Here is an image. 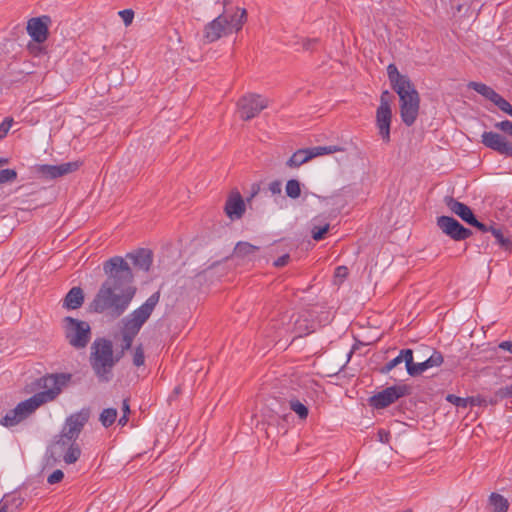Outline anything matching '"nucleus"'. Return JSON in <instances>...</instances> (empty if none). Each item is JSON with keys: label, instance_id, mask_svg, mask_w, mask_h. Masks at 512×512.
<instances>
[{"label": "nucleus", "instance_id": "obj_31", "mask_svg": "<svg viewBox=\"0 0 512 512\" xmlns=\"http://www.w3.org/2000/svg\"><path fill=\"white\" fill-rule=\"evenodd\" d=\"M286 195L292 199H296L301 195L300 183L296 179H290L285 187Z\"/></svg>", "mask_w": 512, "mask_h": 512}, {"label": "nucleus", "instance_id": "obj_1", "mask_svg": "<svg viewBox=\"0 0 512 512\" xmlns=\"http://www.w3.org/2000/svg\"><path fill=\"white\" fill-rule=\"evenodd\" d=\"M70 373H52L38 379L42 391L17 404L1 419V425L13 427L32 415L42 405L54 401L71 381Z\"/></svg>", "mask_w": 512, "mask_h": 512}, {"label": "nucleus", "instance_id": "obj_15", "mask_svg": "<svg viewBox=\"0 0 512 512\" xmlns=\"http://www.w3.org/2000/svg\"><path fill=\"white\" fill-rule=\"evenodd\" d=\"M50 21L48 16L32 18L28 21L27 32L34 41L42 43L47 39Z\"/></svg>", "mask_w": 512, "mask_h": 512}, {"label": "nucleus", "instance_id": "obj_4", "mask_svg": "<svg viewBox=\"0 0 512 512\" xmlns=\"http://www.w3.org/2000/svg\"><path fill=\"white\" fill-rule=\"evenodd\" d=\"M160 293H153L139 308L132 311L122 319V351L121 356L132 346L133 339L139 333L142 326L151 316L153 310L158 304Z\"/></svg>", "mask_w": 512, "mask_h": 512}, {"label": "nucleus", "instance_id": "obj_55", "mask_svg": "<svg viewBox=\"0 0 512 512\" xmlns=\"http://www.w3.org/2000/svg\"><path fill=\"white\" fill-rule=\"evenodd\" d=\"M0 512H9V503L6 501H0Z\"/></svg>", "mask_w": 512, "mask_h": 512}, {"label": "nucleus", "instance_id": "obj_25", "mask_svg": "<svg viewBox=\"0 0 512 512\" xmlns=\"http://www.w3.org/2000/svg\"><path fill=\"white\" fill-rule=\"evenodd\" d=\"M240 13H235L231 17L227 16V30L229 33L239 31L247 19V11L245 9L239 10Z\"/></svg>", "mask_w": 512, "mask_h": 512}, {"label": "nucleus", "instance_id": "obj_42", "mask_svg": "<svg viewBox=\"0 0 512 512\" xmlns=\"http://www.w3.org/2000/svg\"><path fill=\"white\" fill-rule=\"evenodd\" d=\"M494 126H495V128L501 130L502 132H504L512 137V121L504 120V121L495 123Z\"/></svg>", "mask_w": 512, "mask_h": 512}, {"label": "nucleus", "instance_id": "obj_13", "mask_svg": "<svg viewBox=\"0 0 512 512\" xmlns=\"http://www.w3.org/2000/svg\"><path fill=\"white\" fill-rule=\"evenodd\" d=\"M89 416L90 412L88 409H82L81 411L70 415L66 419L62 431L69 435L70 439H78L83 427L89 419Z\"/></svg>", "mask_w": 512, "mask_h": 512}, {"label": "nucleus", "instance_id": "obj_8", "mask_svg": "<svg viewBox=\"0 0 512 512\" xmlns=\"http://www.w3.org/2000/svg\"><path fill=\"white\" fill-rule=\"evenodd\" d=\"M65 339L75 349H83L91 338V328L86 321L67 316L63 319Z\"/></svg>", "mask_w": 512, "mask_h": 512}, {"label": "nucleus", "instance_id": "obj_5", "mask_svg": "<svg viewBox=\"0 0 512 512\" xmlns=\"http://www.w3.org/2000/svg\"><path fill=\"white\" fill-rule=\"evenodd\" d=\"M120 358L121 355L114 356L110 340L99 338L93 342L89 362L100 382H109L112 379V370Z\"/></svg>", "mask_w": 512, "mask_h": 512}, {"label": "nucleus", "instance_id": "obj_29", "mask_svg": "<svg viewBox=\"0 0 512 512\" xmlns=\"http://www.w3.org/2000/svg\"><path fill=\"white\" fill-rule=\"evenodd\" d=\"M117 418V410L115 408L104 409L99 417V421L104 427L111 426Z\"/></svg>", "mask_w": 512, "mask_h": 512}, {"label": "nucleus", "instance_id": "obj_21", "mask_svg": "<svg viewBox=\"0 0 512 512\" xmlns=\"http://www.w3.org/2000/svg\"><path fill=\"white\" fill-rule=\"evenodd\" d=\"M84 302V293L80 287H73L69 290L63 300V307L66 309H78Z\"/></svg>", "mask_w": 512, "mask_h": 512}, {"label": "nucleus", "instance_id": "obj_14", "mask_svg": "<svg viewBox=\"0 0 512 512\" xmlns=\"http://www.w3.org/2000/svg\"><path fill=\"white\" fill-rule=\"evenodd\" d=\"M227 27V16L220 14L205 26L203 35L204 40L207 43L217 41L222 36L229 34Z\"/></svg>", "mask_w": 512, "mask_h": 512}, {"label": "nucleus", "instance_id": "obj_7", "mask_svg": "<svg viewBox=\"0 0 512 512\" xmlns=\"http://www.w3.org/2000/svg\"><path fill=\"white\" fill-rule=\"evenodd\" d=\"M76 440L70 439L69 435L62 431L47 452V464L55 463L60 457L63 458L66 464L75 463L81 455V449Z\"/></svg>", "mask_w": 512, "mask_h": 512}, {"label": "nucleus", "instance_id": "obj_46", "mask_svg": "<svg viewBox=\"0 0 512 512\" xmlns=\"http://www.w3.org/2000/svg\"><path fill=\"white\" fill-rule=\"evenodd\" d=\"M13 123L12 118H5L3 122L0 124V139L6 137Z\"/></svg>", "mask_w": 512, "mask_h": 512}, {"label": "nucleus", "instance_id": "obj_17", "mask_svg": "<svg viewBox=\"0 0 512 512\" xmlns=\"http://www.w3.org/2000/svg\"><path fill=\"white\" fill-rule=\"evenodd\" d=\"M392 121V110L377 108L376 111V127L381 139L385 143H389L390 138V127Z\"/></svg>", "mask_w": 512, "mask_h": 512}, {"label": "nucleus", "instance_id": "obj_38", "mask_svg": "<svg viewBox=\"0 0 512 512\" xmlns=\"http://www.w3.org/2000/svg\"><path fill=\"white\" fill-rule=\"evenodd\" d=\"M17 177V172L14 169L0 170V184L11 182Z\"/></svg>", "mask_w": 512, "mask_h": 512}, {"label": "nucleus", "instance_id": "obj_3", "mask_svg": "<svg viewBox=\"0 0 512 512\" xmlns=\"http://www.w3.org/2000/svg\"><path fill=\"white\" fill-rule=\"evenodd\" d=\"M135 293V287L116 288L108 284H101L89 305L90 310L96 313H105L112 318H118L128 309Z\"/></svg>", "mask_w": 512, "mask_h": 512}, {"label": "nucleus", "instance_id": "obj_37", "mask_svg": "<svg viewBox=\"0 0 512 512\" xmlns=\"http://www.w3.org/2000/svg\"><path fill=\"white\" fill-rule=\"evenodd\" d=\"M443 361V355L438 351H434L432 355L428 359H426L427 366L429 369L433 367H439L443 363Z\"/></svg>", "mask_w": 512, "mask_h": 512}, {"label": "nucleus", "instance_id": "obj_34", "mask_svg": "<svg viewBox=\"0 0 512 512\" xmlns=\"http://www.w3.org/2000/svg\"><path fill=\"white\" fill-rule=\"evenodd\" d=\"M491 234L494 236V238L496 239L497 243L501 246V247H504L505 249H508L512 243L510 241L509 238H506L504 235H503V232L500 228L496 227L494 225L492 231H491Z\"/></svg>", "mask_w": 512, "mask_h": 512}, {"label": "nucleus", "instance_id": "obj_27", "mask_svg": "<svg viewBox=\"0 0 512 512\" xmlns=\"http://www.w3.org/2000/svg\"><path fill=\"white\" fill-rule=\"evenodd\" d=\"M406 352H411V349H402L397 357L387 362L383 367L380 368V372L382 374H388L391 370L397 367L402 362H405V366L407 367V359L408 356Z\"/></svg>", "mask_w": 512, "mask_h": 512}, {"label": "nucleus", "instance_id": "obj_54", "mask_svg": "<svg viewBox=\"0 0 512 512\" xmlns=\"http://www.w3.org/2000/svg\"><path fill=\"white\" fill-rule=\"evenodd\" d=\"M378 434H379L380 441H382V442H387L388 441V437H389V433L388 432L381 430V431H379Z\"/></svg>", "mask_w": 512, "mask_h": 512}, {"label": "nucleus", "instance_id": "obj_32", "mask_svg": "<svg viewBox=\"0 0 512 512\" xmlns=\"http://www.w3.org/2000/svg\"><path fill=\"white\" fill-rule=\"evenodd\" d=\"M312 331L313 330L310 329L309 326L307 325L306 320H301L300 316H298L295 319L294 327H293V332L295 333V336H294L295 338L302 337L303 335L309 334Z\"/></svg>", "mask_w": 512, "mask_h": 512}, {"label": "nucleus", "instance_id": "obj_2", "mask_svg": "<svg viewBox=\"0 0 512 512\" xmlns=\"http://www.w3.org/2000/svg\"><path fill=\"white\" fill-rule=\"evenodd\" d=\"M387 75L393 90L399 96L401 119L405 125L412 126L419 114V93L408 76L399 73L395 64L388 65Z\"/></svg>", "mask_w": 512, "mask_h": 512}, {"label": "nucleus", "instance_id": "obj_11", "mask_svg": "<svg viewBox=\"0 0 512 512\" xmlns=\"http://www.w3.org/2000/svg\"><path fill=\"white\" fill-rule=\"evenodd\" d=\"M436 223L445 235L455 241L465 240L472 235V231L470 229L465 228L453 217L439 216L437 217Z\"/></svg>", "mask_w": 512, "mask_h": 512}, {"label": "nucleus", "instance_id": "obj_19", "mask_svg": "<svg viewBox=\"0 0 512 512\" xmlns=\"http://www.w3.org/2000/svg\"><path fill=\"white\" fill-rule=\"evenodd\" d=\"M126 258L132 262L135 269L148 272L152 265V252L147 249H139L136 252L128 253Z\"/></svg>", "mask_w": 512, "mask_h": 512}, {"label": "nucleus", "instance_id": "obj_39", "mask_svg": "<svg viewBox=\"0 0 512 512\" xmlns=\"http://www.w3.org/2000/svg\"><path fill=\"white\" fill-rule=\"evenodd\" d=\"M329 230V224H325L322 227L314 226L311 230L312 238L316 241H320L324 238L325 234Z\"/></svg>", "mask_w": 512, "mask_h": 512}, {"label": "nucleus", "instance_id": "obj_45", "mask_svg": "<svg viewBox=\"0 0 512 512\" xmlns=\"http://www.w3.org/2000/svg\"><path fill=\"white\" fill-rule=\"evenodd\" d=\"M64 478V473L62 470L57 469L53 471L47 478V482L51 485L59 483Z\"/></svg>", "mask_w": 512, "mask_h": 512}, {"label": "nucleus", "instance_id": "obj_49", "mask_svg": "<svg viewBox=\"0 0 512 512\" xmlns=\"http://www.w3.org/2000/svg\"><path fill=\"white\" fill-rule=\"evenodd\" d=\"M290 260V256L288 254L282 255L277 260L274 261L275 267H283L285 266Z\"/></svg>", "mask_w": 512, "mask_h": 512}, {"label": "nucleus", "instance_id": "obj_6", "mask_svg": "<svg viewBox=\"0 0 512 512\" xmlns=\"http://www.w3.org/2000/svg\"><path fill=\"white\" fill-rule=\"evenodd\" d=\"M103 271L107 279L102 284L116 288L134 287V274L129 263L121 256H115L105 261Z\"/></svg>", "mask_w": 512, "mask_h": 512}, {"label": "nucleus", "instance_id": "obj_18", "mask_svg": "<svg viewBox=\"0 0 512 512\" xmlns=\"http://www.w3.org/2000/svg\"><path fill=\"white\" fill-rule=\"evenodd\" d=\"M444 202L452 213L456 214L467 224L471 225V223L475 221L476 217L473 211L466 204L459 202L450 196L445 197Z\"/></svg>", "mask_w": 512, "mask_h": 512}, {"label": "nucleus", "instance_id": "obj_9", "mask_svg": "<svg viewBox=\"0 0 512 512\" xmlns=\"http://www.w3.org/2000/svg\"><path fill=\"white\" fill-rule=\"evenodd\" d=\"M268 105L269 100L267 98L255 93H248L242 96L237 103L240 117L245 121L256 117Z\"/></svg>", "mask_w": 512, "mask_h": 512}, {"label": "nucleus", "instance_id": "obj_20", "mask_svg": "<svg viewBox=\"0 0 512 512\" xmlns=\"http://www.w3.org/2000/svg\"><path fill=\"white\" fill-rule=\"evenodd\" d=\"M225 212L231 219H239L245 212V204L239 192L232 193L225 204Z\"/></svg>", "mask_w": 512, "mask_h": 512}, {"label": "nucleus", "instance_id": "obj_51", "mask_svg": "<svg viewBox=\"0 0 512 512\" xmlns=\"http://www.w3.org/2000/svg\"><path fill=\"white\" fill-rule=\"evenodd\" d=\"M499 349L512 353V341H502L498 345Z\"/></svg>", "mask_w": 512, "mask_h": 512}, {"label": "nucleus", "instance_id": "obj_40", "mask_svg": "<svg viewBox=\"0 0 512 512\" xmlns=\"http://www.w3.org/2000/svg\"><path fill=\"white\" fill-rule=\"evenodd\" d=\"M145 362V356L142 346H138L135 348L134 354H133V364L135 366H142Z\"/></svg>", "mask_w": 512, "mask_h": 512}, {"label": "nucleus", "instance_id": "obj_24", "mask_svg": "<svg viewBox=\"0 0 512 512\" xmlns=\"http://www.w3.org/2000/svg\"><path fill=\"white\" fill-rule=\"evenodd\" d=\"M468 88L473 89L486 99L490 100L492 103L495 101V99L498 97V93L489 87L488 85L481 83V82H469Z\"/></svg>", "mask_w": 512, "mask_h": 512}, {"label": "nucleus", "instance_id": "obj_30", "mask_svg": "<svg viewBox=\"0 0 512 512\" xmlns=\"http://www.w3.org/2000/svg\"><path fill=\"white\" fill-rule=\"evenodd\" d=\"M289 405L290 409L294 411L300 419L304 420L307 418L309 410L305 404L300 402L298 399H292L290 400Z\"/></svg>", "mask_w": 512, "mask_h": 512}, {"label": "nucleus", "instance_id": "obj_50", "mask_svg": "<svg viewBox=\"0 0 512 512\" xmlns=\"http://www.w3.org/2000/svg\"><path fill=\"white\" fill-rule=\"evenodd\" d=\"M281 189V183L279 181H273L269 184V190L272 194H280Z\"/></svg>", "mask_w": 512, "mask_h": 512}, {"label": "nucleus", "instance_id": "obj_23", "mask_svg": "<svg viewBox=\"0 0 512 512\" xmlns=\"http://www.w3.org/2000/svg\"><path fill=\"white\" fill-rule=\"evenodd\" d=\"M312 158L314 157L311 148L299 149L289 158L287 166L296 168L308 162Z\"/></svg>", "mask_w": 512, "mask_h": 512}, {"label": "nucleus", "instance_id": "obj_35", "mask_svg": "<svg viewBox=\"0 0 512 512\" xmlns=\"http://www.w3.org/2000/svg\"><path fill=\"white\" fill-rule=\"evenodd\" d=\"M2 500L9 503V508L14 507L15 509H18L24 502V498L16 494H7Z\"/></svg>", "mask_w": 512, "mask_h": 512}, {"label": "nucleus", "instance_id": "obj_16", "mask_svg": "<svg viewBox=\"0 0 512 512\" xmlns=\"http://www.w3.org/2000/svg\"><path fill=\"white\" fill-rule=\"evenodd\" d=\"M78 162H66L58 165H41L39 172L46 178L55 179L76 171Z\"/></svg>", "mask_w": 512, "mask_h": 512}, {"label": "nucleus", "instance_id": "obj_12", "mask_svg": "<svg viewBox=\"0 0 512 512\" xmlns=\"http://www.w3.org/2000/svg\"><path fill=\"white\" fill-rule=\"evenodd\" d=\"M481 142L487 148L501 155L512 157V142L502 134L492 131L484 132L481 135Z\"/></svg>", "mask_w": 512, "mask_h": 512}, {"label": "nucleus", "instance_id": "obj_58", "mask_svg": "<svg viewBox=\"0 0 512 512\" xmlns=\"http://www.w3.org/2000/svg\"><path fill=\"white\" fill-rule=\"evenodd\" d=\"M7 162H8V160H7V159H5V158H0V166H1V165L6 164Z\"/></svg>", "mask_w": 512, "mask_h": 512}, {"label": "nucleus", "instance_id": "obj_36", "mask_svg": "<svg viewBox=\"0 0 512 512\" xmlns=\"http://www.w3.org/2000/svg\"><path fill=\"white\" fill-rule=\"evenodd\" d=\"M501 111L507 113L512 117V105L505 100L502 96L498 95V97L493 102Z\"/></svg>", "mask_w": 512, "mask_h": 512}, {"label": "nucleus", "instance_id": "obj_43", "mask_svg": "<svg viewBox=\"0 0 512 512\" xmlns=\"http://www.w3.org/2000/svg\"><path fill=\"white\" fill-rule=\"evenodd\" d=\"M119 16L122 18L124 24L129 26L134 18V12L131 9H124L118 12Z\"/></svg>", "mask_w": 512, "mask_h": 512}, {"label": "nucleus", "instance_id": "obj_47", "mask_svg": "<svg viewBox=\"0 0 512 512\" xmlns=\"http://www.w3.org/2000/svg\"><path fill=\"white\" fill-rule=\"evenodd\" d=\"M495 397L497 399L512 397V385L499 388L495 393Z\"/></svg>", "mask_w": 512, "mask_h": 512}, {"label": "nucleus", "instance_id": "obj_41", "mask_svg": "<svg viewBox=\"0 0 512 512\" xmlns=\"http://www.w3.org/2000/svg\"><path fill=\"white\" fill-rule=\"evenodd\" d=\"M391 97L388 90L383 91L380 96V105L378 108L391 109Z\"/></svg>", "mask_w": 512, "mask_h": 512}, {"label": "nucleus", "instance_id": "obj_26", "mask_svg": "<svg viewBox=\"0 0 512 512\" xmlns=\"http://www.w3.org/2000/svg\"><path fill=\"white\" fill-rule=\"evenodd\" d=\"M407 356H408V359H407V373L410 375V376H418L420 374H422L424 371H426L428 368L427 366V362L426 360L425 361H422V362H418V363H414L413 362V351L411 350V352H406Z\"/></svg>", "mask_w": 512, "mask_h": 512}, {"label": "nucleus", "instance_id": "obj_53", "mask_svg": "<svg viewBox=\"0 0 512 512\" xmlns=\"http://www.w3.org/2000/svg\"><path fill=\"white\" fill-rule=\"evenodd\" d=\"M317 40L316 39H312V40H306L304 41L303 43V48L306 49V50H309L312 48V44L316 43Z\"/></svg>", "mask_w": 512, "mask_h": 512}, {"label": "nucleus", "instance_id": "obj_44", "mask_svg": "<svg viewBox=\"0 0 512 512\" xmlns=\"http://www.w3.org/2000/svg\"><path fill=\"white\" fill-rule=\"evenodd\" d=\"M446 400L452 404H454L457 407H466L467 406V399L458 397L453 394H448L446 397Z\"/></svg>", "mask_w": 512, "mask_h": 512}, {"label": "nucleus", "instance_id": "obj_52", "mask_svg": "<svg viewBox=\"0 0 512 512\" xmlns=\"http://www.w3.org/2000/svg\"><path fill=\"white\" fill-rule=\"evenodd\" d=\"M122 411H123V415H129L130 414V406H129V402H128L127 399L123 400Z\"/></svg>", "mask_w": 512, "mask_h": 512}, {"label": "nucleus", "instance_id": "obj_56", "mask_svg": "<svg viewBox=\"0 0 512 512\" xmlns=\"http://www.w3.org/2000/svg\"><path fill=\"white\" fill-rule=\"evenodd\" d=\"M347 273V268L344 266H340L337 268V276H345Z\"/></svg>", "mask_w": 512, "mask_h": 512}, {"label": "nucleus", "instance_id": "obj_48", "mask_svg": "<svg viewBox=\"0 0 512 512\" xmlns=\"http://www.w3.org/2000/svg\"><path fill=\"white\" fill-rule=\"evenodd\" d=\"M471 226L478 228L480 231H482L484 233L491 232L494 227V225H492V224L488 225V224L478 221L477 218H475V221H473L471 223Z\"/></svg>", "mask_w": 512, "mask_h": 512}, {"label": "nucleus", "instance_id": "obj_57", "mask_svg": "<svg viewBox=\"0 0 512 512\" xmlns=\"http://www.w3.org/2000/svg\"><path fill=\"white\" fill-rule=\"evenodd\" d=\"M128 422V415H122L121 418L118 421V424L120 426H125Z\"/></svg>", "mask_w": 512, "mask_h": 512}, {"label": "nucleus", "instance_id": "obj_28", "mask_svg": "<svg viewBox=\"0 0 512 512\" xmlns=\"http://www.w3.org/2000/svg\"><path fill=\"white\" fill-rule=\"evenodd\" d=\"M489 503L493 508L492 512H507L509 508V502L506 498L498 493H492L489 496Z\"/></svg>", "mask_w": 512, "mask_h": 512}, {"label": "nucleus", "instance_id": "obj_10", "mask_svg": "<svg viewBox=\"0 0 512 512\" xmlns=\"http://www.w3.org/2000/svg\"><path fill=\"white\" fill-rule=\"evenodd\" d=\"M410 388L407 385H393L385 388L369 398V404L375 409H383L408 395Z\"/></svg>", "mask_w": 512, "mask_h": 512}, {"label": "nucleus", "instance_id": "obj_22", "mask_svg": "<svg viewBox=\"0 0 512 512\" xmlns=\"http://www.w3.org/2000/svg\"><path fill=\"white\" fill-rule=\"evenodd\" d=\"M259 247L254 246L248 242H238L234 248L233 255L241 259L252 260L255 257Z\"/></svg>", "mask_w": 512, "mask_h": 512}, {"label": "nucleus", "instance_id": "obj_33", "mask_svg": "<svg viewBox=\"0 0 512 512\" xmlns=\"http://www.w3.org/2000/svg\"><path fill=\"white\" fill-rule=\"evenodd\" d=\"M313 157L322 156L326 154H332L334 152L342 151L343 149L336 145H330V146H317L311 148Z\"/></svg>", "mask_w": 512, "mask_h": 512}]
</instances>
